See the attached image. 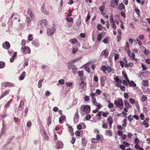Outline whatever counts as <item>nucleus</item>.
I'll return each mask as SVG.
<instances>
[{
    "label": "nucleus",
    "instance_id": "nucleus-9",
    "mask_svg": "<svg viewBox=\"0 0 150 150\" xmlns=\"http://www.w3.org/2000/svg\"><path fill=\"white\" fill-rule=\"evenodd\" d=\"M63 146V144L62 142L59 141L57 143L56 147L57 148L62 149Z\"/></svg>",
    "mask_w": 150,
    "mask_h": 150
},
{
    "label": "nucleus",
    "instance_id": "nucleus-6",
    "mask_svg": "<svg viewBox=\"0 0 150 150\" xmlns=\"http://www.w3.org/2000/svg\"><path fill=\"white\" fill-rule=\"evenodd\" d=\"M105 35V32L101 33L99 34L97 37V40H98V42L100 41Z\"/></svg>",
    "mask_w": 150,
    "mask_h": 150
},
{
    "label": "nucleus",
    "instance_id": "nucleus-56",
    "mask_svg": "<svg viewBox=\"0 0 150 150\" xmlns=\"http://www.w3.org/2000/svg\"><path fill=\"white\" fill-rule=\"evenodd\" d=\"M112 27V28L114 30H115L117 28L115 24V23H112L111 24Z\"/></svg>",
    "mask_w": 150,
    "mask_h": 150
},
{
    "label": "nucleus",
    "instance_id": "nucleus-34",
    "mask_svg": "<svg viewBox=\"0 0 150 150\" xmlns=\"http://www.w3.org/2000/svg\"><path fill=\"white\" fill-rule=\"evenodd\" d=\"M124 102L125 103V105L126 107L128 108L129 107V103L126 100H124Z\"/></svg>",
    "mask_w": 150,
    "mask_h": 150
},
{
    "label": "nucleus",
    "instance_id": "nucleus-29",
    "mask_svg": "<svg viewBox=\"0 0 150 150\" xmlns=\"http://www.w3.org/2000/svg\"><path fill=\"white\" fill-rule=\"evenodd\" d=\"M143 85L144 86L147 87L148 86V81L146 80H143L142 81Z\"/></svg>",
    "mask_w": 150,
    "mask_h": 150
},
{
    "label": "nucleus",
    "instance_id": "nucleus-30",
    "mask_svg": "<svg viewBox=\"0 0 150 150\" xmlns=\"http://www.w3.org/2000/svg\"><path fill=\"white\" fill-rule=\"evenodd\" d=\"M43 81V79H40L38 83V87L39 88H40L42 86V83Z\"/></svg>",
    "mask_w": 150,
    "mask_h": 150
},
{
    "label": "nucleus",
    "instance_id": "nucleus-24",
    "mask_svg": "<svg viewBox=\"0 0 150 150\" xmlns=\"http://www.w3.org/2000/svg\"><path fill=\"white\" fill-rule=\"evenodd\" d=\"M72 53L73 54H74L76 53L78 50V48L76 47H74L72 48Z\"/></svg>",
    "mask_w": 150,
    "mask_h": 150
},
{
    "label": "nucleus",
    "instance_id": "nucleus-16",
    "mask_svg": "<svg viewBox=\"0 0 150 150\" xmlns=\"http://www.w3.org/2000/svg\"><path fill=\"white\" fill-rule=\"evenodd\" d=\"M26 21L28 23V27H30L31 26V21L30 18L28 17H26Z\"/></svg>",
    "mask_w": 150,
    "mask_h": 150
},
{
    "label": "nucleus",
    "instance_id": "nucleus-32",
    "mask_svg": "<svg viewBox=\"0 0 150 150\" xmlns=\"http://www.w3.org/2000/svg\"><path fill=\"white\" fill-rule=\"evenodd\" d=\"M69 42H71L72 44H74L76 43L77 42V40L76 39L74 38L70 40Z\"/></svg>",
    "mask_w": 150,
    "mask_h": 150
},
{
    "label": "nucleus",
    "instance_id": "nucleus-2",
    "mask_svg": "<svg viewBox=\"0 0 150 150\" xmlns=\"http://www.w3.org/2000/svg\"><path fill=\"white\" fill-rule=\"evenodd\" d=\"M56 26L54 25L51 28H48L47 30V34L48 35L51 36L53 35L56 31Z\"/></svg>",
    "mask_w": 150,
    "mask_h": 150
},
{
    "label": "nucleus",
    "instance_id": "nucleus-19",
    "mask_svg": "<svg viewBox=\"0 0 150 150\" xmlns=\"http://www.w3.org/2000/svg\"><path fill=\"white\" fill-rule=\"evenodd\" d=\"M32 44L35 47H37L39 46V43L37 41L35 40H33L32 42Z\"/></svg>",
    "mask_w": 150,
    "mask_h": 150
},
{
    "label": "nucleus",
    "instance_id": "nucleus-45",
    "mask_svg": "<svg viewBox=\"0 0 150 150\" xmlns=\"http://www.w3.org/2000/svg\"><path fill=\"white\" fill-rule=\"evenodd\" d=\"M83 71L81 70V71H78L77 72V73H78V74L81 77V76H82L83 74Z\"/></svg>",
    "mask_w": 150,
    "mask_h": 150
},
{
    "label": "nucleus",
    "instance_id": "nucleus-28",
    "mask_svg": "<svg viewBox=\"0 0 150 150\" xmlns=\"http://www.w3.org/2000/svg\"><path fill=\"white\" fill-rule=\"evenodd\" d=\"M120 7L119 8L120 9V10H122L125 8V6L124 4L122 3H121L119 4Z\"/></svg>",
    "mask_w": 150,
    "mask_h": 150
},
{
    "label": "nucleus",
    "instance_id": "nucleus-46",
    "mask_svg": "<svg viewBox=\"0 0 150 150\" xmlns=\"http://www.w3.org/2000/svg\"><path fill=\"white\" fill-rule=\"evenodd\" d=\"M121 37V35L120 34H118L117 35V41L118 42H120V41Z\"/></svg>",
    "mask_w": 150,
    "mask_h": 150
},
{
    "label": "nucleus",
    "instance_id": "nucleus-13",
    "mask_svg": "<svg viewBox=\"0 0 150 150\" xmlns=\"http://www.w3.org/2000/svg\"><path fill=\"white\" fill-rule=\"evenodd\" d=\"M41 11L45 14L47 15L49 14V12L47 11L46 9L45 8L44 6H42L41 7Z\"/></svg>",
    "mask_w": 150,
    "mask_h": 150
},
{
    "label": "nucleus",
    "instance_id": "nucleus-42",
    "mask_svg": "<svg viewBox=\"0 0 150 150\" xmlns=\"http://www.w3.org/2000/svg\"><path fill=\"white\" fill-rule=\"evenodd\" d=\"M122 74L124 77L125 79L127 81L129 82V80L128 79L126 74L125 73H123V72H122Z\"/></svg>",
    "mask_w": 150,
    "mask_h": 150
},
{
    "label": "nucleus",
    "instance_id": "nucleus-64",
    "mask_svg": "<svg viewBox=\"0 0 150 150\" xmlns=\"http://www.w3.org/2000/svg\"><path fill=\"white\" fill-rule=\"evenodd\" d=\"M142 70H146V68L145 66L144 65V64H142Z\"/></svg>",
    "mask_w": 150,
    "mask_h": 150
},
{
    "label": "nucleus",
    "instance_id": "nucleus-48",
    "mask_svg": "<svg viewBox=\"0 0 150 150\" xmlns=\"http://www.w3.org/2000/svg\"><path fill=\"white\" fill-rule=\"evenodd\" d=\"M108 112H103L102 113V115L103 117H106L108 115Z\"/></svg>",
    "mask_w": 150,
    "mask_h": 150
},
{
    "label": "nucleus",
    "instance_id": "nucleus-51",
    "mask_svg": "<svg viewBox=\"0 0 150 150\" xmlns=\"http://www.w3.org/2000/svg\"><path fill=\"white\" fill-rule=\"evenodd\" d=\"M134 142L135 144H138L139 143V140L137 138H136L134 139Z\"/></svg>",
    "mask_w": 150,
    "mask_h": 150
},
{
    "label": "nucleus",
    "instance_id": "nucleus-17",
    "mask_svg": "<svg viewBox=\"0 0 150 150\" xmlns=\"http://www.w3.org/2000/svg\"><path fill=\"white\" fill-rule=\"evenodd\" d=\"M106 135L109 137H111L112 135V133L110 130H106L105 131Z\"/></svg>",
    "mask_w": 150,
    "mask_h": 150
},
{
    "label": "nucleus",
    "instance_id": "nucleus-49",
    "mask_svg": "<svg viewBox=\"0 0 150 150\" xmlns=\"http://www.w3.org/2000/svg\"><path fill=\"white\" fill-rule=\"evenodd\" d=\"M143 52L144 54H147L150 52L149 50L146 49H145Z\"/></svg>",
    "mask_w": 150,
    "mask_h": 150
},
{
    "label": "nucleus",
    "instance_id": "nucleus-22",
    "mask_svg": "<svg viewBox=\"0 0 150 150\" xmlns=\"http://www.w3.org/2000/svg\"><path fill=\"white\" fill-rule=\"evenodd\" d=\"M79 85L81 86V88H84V86H86V83H85L83 81H82L80 83Z\"/></svg>",
    "mask_w": 150,
    "mask_h": 150
},
{
    "label": "nucleus",
    "instance_id": "nucleus-43",
    "mask_svg": "<svg viewBox=\"0 0 150 150\" xmlns=\"http://www.w3.org/2000/svg\"><path fill=\"white\" fill-rule=\"evenodd\" d=\"M67 21L69 22H72L73 21V18L72 17L67 18H66Z\"/></svg>",
    "mask_w": 150,
    "mask_h": 150
},
{
    "label": "nucleus",
    "instance_id": "nucleus-35",
    "mask_svg": "<svg viewBox=\"0 0 150 150\" xmlns=\"http://www.w3.org/2000/svg\"><path fill=\"white\" fill-rule=\"evenodd\" d=\"M107 121L109 124H112V118H109L107 119Z\"/></svg>",
    "mask_w": 150,
    "mask_h": 150
},
{
    "label": "nucleus",
    "instance_id": "nucleus-53",
    "mask_svg": "<svg viewBox=\"0 0 150 150\" xmlns=\"http://www.w3.org/2000/svg\"><path fill=\"white\" fill-rule=\"evenodd\" d=\"M110 6L113 8L115 7L114 0H112L110 2Z\"/></svg>",
    "mask_w": 150,
    "mask_h": 150
},
{
    "label": "nucleus",
    "instance_id": "nucleus-58",
    "mask_svg": "<svg viewBox=\"0 0 150 150\" xmlns=\"http://www.w3.org/2000/svg\"><path fill=\"white\" fill-rule=\"evenodd\" d=\"M139 117L140 119L142 120H144V116L143 114H141L140 115Z\"/></svg>",
    "mask_w": 150,
    "mask_h": 150
},
{
    "label": "nucleus",
    "instance_id": "nucleus-3",
    "mask_svg": "<svg viewBox=\"0 0 150 150\" xmlns=\"http://www.w3.org/2000/svg\"><path fill=\"white\" fill-rule=\"evenodd\" d=\"M21 49L22 51V53L24 54H29L30 53V49L28 47L23 46L22 47Z\"/></svg>",
    "mask_w": 150,
    "mask_h": 150
},
{
    "label": "nucleus",
    "instance_id": "nucleus-38",
    "mask_svg": "<svg viewBox=\"0 0 150 150\" xmlns=\"http://www.w3.org/2000/svg\"><path fill=\"white\" fill-rule=\"evenodd\" d=\"M106 79V77L105 76H102L100 77L101 81H105Z\"/></svg>",
    "mask_w": 150,
    "mask_h": 150
},
{
    "label": "nucleus",
    "instance_id": "nucleus-54",
    "mask_svg": "<svg viewBox=\"0 0 150 150\" xmlns=\"http://www.w3.org/2000/svg\"><path fill=\"white\" fill-rule=\"evenodd\" d=\"M89 99H90V98H89V97L88 96H86L84 97V100L86 101L87 102V101H88L89 100Z\"/></svg>",
    "mask_w": 150,
    "mask_h": 150
},
{
    "label": "nucleus",
    "instance_id": "nucleus-11",
    "mask_svg": "<svg viewBox=\"0 0 150 150\" xmlns=\"http://www.w3.org/2000/svg\"><path fill=\"white\" fill-rule=\"evenodd\" d=\"M66 120V117L64 115H61L59 118V122L61 124H62Z\"/></svg>",
    "mask_w": 150,
    "mask_h": 150
},
{
    "label": "nucleus",
    "instance_id": "nucleus-12",
    "mask_svg": "<svg viewBox=\"0 0 150 150\" xmlns=\"http://www.w3.org/2000/svg\"><path fill=\"white\" fill-rule=\"evenodd\" d=\"M40 23L41 26L44 27L47 24V21L46 19H43L41 20Z\"/></svg>",
    "mask_w": 150,
    "mask_h": 150
},
{
    "label": "nucleus",
    "instance_id": "nucleus-4",
    "mask_svg": "<svg viewBox=\"0 0 150 150\" xmlns=\"http://www.w3.org/2000/svg\"><path fill=\"white\" fill-rule=\"evenodd\" d=\"M68 65L67 68L69 69H72L73 74H76V71L77 70V68L76 66L73 64H69Z\"/></svg>",
    "mask_w": 150,
    "mask_h": 150
},
{
    "label": "nucleus",
    "instance_id": "nucleus-40",
    "mask_svg": "<svg viewBox=\"0 0 150 150\" xmlns=\"http://www.w3.org/2000/svg\"><path fill=\"white\" fill-rule=\"evenodd\" d=\"M11 103V101L10 100L5 105V108H6L7 107H8L9 105H10V104Z\"/></svg>",
    "mask_w": 150,
    "mask_h": 150
},
{
    "label": "nucleus",
    "instance_id": "nucleus-47",
    "mask_svg": "<svg viewBox=\"0 0 150 150\" xmlns=\"http://www.w3.org/2000/svg\"><path fill=\"white\" fill-rule=\"evenodd\" d=\"M43 137L47 141L49 139V137L45 133H44V134Z\"/></svg>",
    "mask_w": 150,
    "mask_h": 150
},
{
    "label": "nucleus",
    "instance_id": "nucleus-63",
    "mask_svg": "<svg viewBox=\"0 0 150 150\" xmlns=\"http://www.w3.org/2000/svg\"><path fill=\"white\" fill-rule=\"evenodd\" d=\"M91 142L93 143H97L98 142V140H97L96 139L93 138L92 139Z\"/></svg>",
    "mask_w": 150,
    "mask_h": 150
},
{
    "label": "nucleus",
    "instance_id": "nucleus-5",
    "mask_svg": "<svg viewBox=\"0 0 150 150\" xmlns=\"http://www.w3.org/2000/svg\"><path fill=\"white\" fill-rule=\"evenodd\" d=\"M6 124L5 123L4 120H3L2 122V127L1 129V131L0 133V137H1L4 133L5 130L6 129Z\"/></svg>",
    "mask_w": 150,
    "mask_h": 150
},
{
    "label": "nucleus",
    "instance_id": "nucleus-59",
    "mask_svg": "<svg viewBox=\"0 0 150 150\" xmlns=\"http://www.w3.org/2000/svg\"><path fill=\"white\" fill-rule=\"evenodd\" d=\"M8 87H13L14 86V84L11 83V82H8Z\"/></svg>",
    "mask_w": 150,
    "mask_h": 150
},
{
    "label": "nucleus",
    "instance_id": "nucleus-60",
    "mask_svg": "<svg viewBox=\"0 0 150 150\" xmlns=\"http://www.w3.org/2000/svg\"><path fill=\"white\" fill-rule=\"evenodd\" d=\"M102 127L104 129H107L108 128V126L106 123H103L102 125Z\"/></svg>",
    "mask_w": 150,
    "mask_h": 150
},
{
    "label": "nucleus",
    "instance_id": "nucleus-10",
    "mask_svg": "<svg viewBox=\"0 0 150 150\" xmlns=\"http://www.w3.org/2000/svg\"><path fill=\"white\" fill-rule=\"evenodd\" d=\"M10 92V90H6L2 92L1 95L0 96V99H1L4 97L8 95Z\"/></svg>",
    "mask_w": 150,
    "mask_h": 150
},
{
    "label": "nucleus",
    "instance_id": "nucleus-18",
    "mask_svg": "<svg viewBox=\"0 0 150 150\" xmlns=\"http://www.w3.org/2000/svg\"><path fill=\"white\" fill-rule=\"evenodd\" d=\"M25 72L24 71L23 72L22 74H21L20 76L19 77V79L21 80H23L25 78Z\"/></svg>",
    "mask_w": 150,
    "mask_h": 150
},
{
    "label": "nucleus",
    "instance_id": "nucleus-37",
    "mask_svg": "<svg viewBox=\"0 0 150 150\" xmlns=\"http://www.w3.org/2000/svg\"><path fill=\"white\" fill-rule=\"evenodd\" d=\"M5 66V63L3 62H0V68H4Z\"/></svg>",
    "mask_w": 150,
    "mask_h": 150
},
{
    "label": "nucleus",
    "instance_id": "nucleus-26",
    "mask_svg": "<svg viewBox=\"0 0 150 150\" xmlns=\"http://www.w3.org/2000/svg\"><path fill=\"white\" fill-rule=\"evenodd\" d=\"M87 143V141L84 138H83L82 139V145L83 146H85L86 144Z\"/></svg>",
    "mask_w": 150,
    "mask_h": 150
},
{
    "label": "nucleus",
    "instance_id": "nucleus-62",
    "mask_svg": "<svg viewBox=\"0 0 150 150\" xmlns=\"http://www.w3.org/2000/svg\"><path fill=\"white\" fill-rule=\"evenodd\" d=\"M101 136V135L100 134H97L96 135V139L98 141L100 139Z\"/></svg>",
    "mask_w": 150,
    "mask_h": 150
},
{
    "label": "nucleus",
    "instance_id": "nucleus-25",
    "mask_svg": "<svg viewBox=\"0 0 150 150\" xmlns=\"http://www.w3.org/2000/svg\"><path fill=\"white\" fill-rule=\"evenodd\" d=\"M114 80L115 81L117 82L118 83L121 84L122 82V81L120 80L117 76L114 78Z\"/></svg>",
    "mask_w": 150,
    "mask_h": 150
},
{
    "label": "nucleus",
    "instance_id": "nucleus-8",
    "mask_svg": "<svg viewBox=\"0 0 150 150\" xmlns=\"http://www.w3.org/2000/svg\"><path fill=\"white\" fill-rule=\"evenodd\" d=\"M3 47L7 50L10 47V45L8 41H6L2 44Z\"/></svg>",
    "mask_w": 150,
    "mask_h": 150
},
{
    "label": "nucleus",
    "instance_id": "nucleus-21",
    "mask_svg": "<svg viewBox=\"0 0 150 150\" xmlns=\"http://www.w3.org/2000/svg\"><path fill=\"white\" fill-rule=\"evenodd\" d=\"M133 66V64L131 62H129L128 63H125L124 66L125 67H132Z\"/></svg>",
    "mask_w": 150,
    "mask_h": 150
},
{
    "label": "nucleus",
    "instance_id": "nucleus-33",
    "mask_svg": "<svg viewBox=\"0 0 150 150\" xmlns=\"http://www.w3.org/2000/svg\"><path fill=\"white\" fill-rule=\"evenodd\" d=\"M69 132L71 134H73V128L71 126H69L68 127Z\"/></svg>",
    "mask_w": 150,
    "mask_h": 150
},
{
    "label": "nucleus",
    "instance_id": "nucleus-55",
    "mask_svg": "<svg viewBox=\"0 0 150 150\" xmlns=\"http://www.w3.org/2000/svg\"><path fill=\"white\" fill-rule=\"evenodd\" d=\"M107 70L108 73L111 72L112 71L111 68L110 66H108L107 68Z\"/></svg>",
    "mask_w": 150,
    "mask_h": 150
},
{
    "label": "nucleus",
    "instance_id": "nucleus-61",
    "mask_svg": "<svg viewBox=\"0 0 150 150\" xmlns=\"http://www.w3.org/2000/svg\"><path fill=\"white\" fill-rule=\"evenodd\" d=\"M65 84L67 86L70 87L72 85V83L71 82H66Z\"/></svg>",
    "mask_w": 150,
    "mask_h": 150
},
{
    "label": "nucleus",
    "instance_id": "nucleus-41",
    "mask_svg": "<svg viewBox=\"0 0 150 150\" xmlns=\"http://www.w3.org/2000/svg\"><path fill=\"white\" fill-rule=\"evenodd\" d=\"M135 105L136 106V108L138 110H139V104H138V102L137 101H135Z\"/></svg>",
    "mask_w": 150,
    "mask_h": 150
},
{
    "label": "nucleus",
    "instance_id": "nucleus-20",
    "mask_svg": "<svg viewBox=\"0 0 150 150\" xmlns=\"http://www.w3.org/2000/svg\"><path fill=\"white\" fill-rule=\"evenodd\" d=\"M103 42L106 44L108 43L109 42V38L108 36L105 37L104 39L103 40Z\"/></svg>",
    "mask_w": 150,
    "mask_h": 150
},
{
    "label": "nucleus",
    "instance_id": "nucleus-27",
    "mask_svg": "<svg viewBox=\"0 0 150 150\" xmlns=\"http://www.w3.org/2000/svg\"><path fill=\"white\" fill-rule=\"evenodd\" d=\"M147 97L144 95H143L141 98V100L142 102H144L147 100Z\"/></svg>",
    "mask_w": 150,
    "mask_h": 150
},
{
    "label": "nucleus",
    "instance_id": "nucleus-57",
    "mask_svg": "<svg viewBox=\"0 0 150 150\" xmlns=\"http://www.w3.org/2000/svg\"><path fill=\"white\" fill-rule=\"evenodd\" d=\"M90 18V14L88 12V15L87 16V18L86 19V22H87L89 20V19Z\"/></svg>",
    "mask_w": 150,
    "mask_h": 150
},
{
    "label": "nucleus",
    "instance_id": "nucleus-36",
    "mask_svg": "<svg viewBox=\"0 0 150 150\" xmlns=\"http://www.w3.org/2000/svg\"><path fill=\"white\" fill-rule=\"evenodd\" d=\"M107 67L105 66H103L101 67V70H102L104 72H105L107 70Z\"/></svg>",
    "mask_w": 150,
    "mask_h": 150
},
{
    "label": "nucleus",
    "instance_id": "nucleus-7",
    "mask_svg": "<svg viewBox=\"0 0 150 150\" xmlns=\"http://www.w3.org/2000/svg\"><path fill=\"white\" fill-rule=\"evenodd\" d=\"M27 13L30 16L32 19H34L35 18L34 13L31 9L28 8V9Z\"/></svg>",
    "mask_w": 150,
    "mask_h": 150
},
{
    "label": "nucleus",
    "instance_id": "nucleus-23",
    "mask_svg": "<svg viewBox=\"0 0 150 150\" xmlns=\"http://www.w3.org/2000/svg\"><path fill=\"white\" fill-rule=\"evenodd\" d=\"M130 86H132L135 87L136 86V84L133 81H129V82H127Z\"/></svg>",
    "mask_w": 150,
    "mask_h": 150
},
{
    "label": "nucleus",
    "instance_id": "nucleus-14",
    "mask_svg": "<svg viewBox=\"0 0 150 150\" xmlns=\"http://www.w3.org/2000/svg\"><path fill=\"white\" fill-rule=\"evenodd\" d=\"M79 118V113L78 111V110H77L76 112L75 113L74 119V121L75 122H77L76 120Z\"/></svg>",
    "mask_w": 150,
    "mask_h": 150
},
{
    "label": "nucleus",
    "instance_id": "nucleus-15",
    "mask_svg": "<svg viewBox=\"0 0 150 150\" xmlns=\"http://www.w3.org/2000/svg\"><path fill=\"white\" fill-rule=\"evenodd\" d=\"M101 54L102 55H104L105 57H108V52L106 50H104L102 52Z\"/></svg>",
    "mask_w": 150,
    "mask_h": 150
},
{
    "label": "nucleus",
    "instance_id": "nucleus-50",
    "mask_svg": "<svg viewBox=\"0 0 150 150\" xmlns=\"http://www.w3.org/2000/svg\"><path fill=\"white\" fill-rule=\"evenodd\" d=\"M135 57V54L133 52H132V54H131L132 58L133 59L135 60V61H137V59H135L134 58Z\"/></svg>",
    "mask_w": 150,
    "mask_h": 150
},
{
    "label": "nucleus",
    "instance_id": "nucleus-39",
    "mask_svg": "<svg viewBox=\"0 0 150 150\" xmlns=\"http://www.w3.org/2000/svg\"><path fill=\"white\" fill-rule=\"evenodd\" d=\"M142 124L144 125L146 127H148L149 126V124L145 122V121H144L142 122Z\"/></svg>",
    "mask_w": 150,
    "mask_h": 150
},
{
    "label": "nucleus",
    "instance_id": "nucleus-31",
    "mask_svg": "<svg viewBox=\"0 0 150 150\" xmlns=\"http://www.w3.org/2000/svg\"><path fill=\"white\" fill-rule=\"evenodd\" d=\"M103 28V26H102L101 24H99L97 25V28L98 30L100 31H101Z\"/></svg>",
    "mask_w": 150,
    "mask_h": 150
},
{
    "label": "nucleus",
    "instance_id": "nucleus-52",
    "mask_svg": "<svg viewBox=\"0 0 150 150\" xmlns=\"http://www.w3.org/2000/svg\"><path fill=\"white\" fill-rule=\"evenodd\" d=\"M59 83L61 85H63L64 83V81L63 79H61L59 81Z\"/></svg>",
    "mask_w": 150,
    "mask_h": 150
},
{
    "label": "nucleus",
    "instance_id": "nucleus-1",
    "mask_svg": "<svg viewBox=\"0 0 150 150\" xmlns=\"http://www.w3.org/2000/svg\"><path fill=\"white\" fill-rule=\"evenodd\" d=\"M80 113L81 115H86L88 114L91 110L90 107L88 105H82L80 108Z\"/></svg>",
    "mask_w": 150,
    "mask_h": 150
},
{
    "label": "nucleus",
    "instance_id": "nucleus-44",
    "mask_svg": "<svg viewBox=\"0 0 150 150\" xmlns=\"http://www.w3.org/2000/svg\"><path fill=\"white\" fill-rule=\"evenodd\" d=\"M123 102L122 100L120 99L118 101V106L119 105H123Z\"/></svg>",
    "mask_w": 150,
    "mask_h": 150
}]
</instances>
